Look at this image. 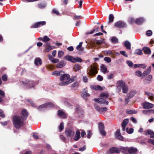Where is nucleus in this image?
<instances>
[{
	"label": "nucleus",
	"instance_id": "obj_5",
	"mask_svg": "<svg viewBox=\"0 0 154 154\" xmlns=\"http://www.w3.org/2000/svg\"><path fill=\"white\" fill-rule=\"evenodd\" d=\"M117 85L122 88V92L125 94L127 93L128 91V87L127 85L122 80H119L117 82Z\"/></svg>",
	"mask_w": 154,
	"mask_h": 154
},
{
	"label": "nucleus",
	"instance_id": "obj_14",
	"mask_svg": "<svg viewBox=\"0 0 154 154\" xmlns=\"http://www.w3.org/2000/svg\"><path fill=\"white\" fill-rule=\"evenodd\" d=\"M90 87L91 89L94 90L101 91L103 90V88L99 85H91Z\"/></svg>",
	"mask_w": 154,
	"mask_h": 154
},
{
	"label": "nucleus",
	"instance_id": "obj_26",
	"mask_svg": "<svg viewBox=\"0 0 154 154\" xmlns=\"http://www.w3.org/2000/svg\"><path fill=\"white\" fill-rule=\"evenodd\" d=\"M125 46L127 49L130 50L131 49V44L128 41H125L124 42Z\"/></svg>",
	"mask_w": 154,
	"mask_h": 154
},
{
	"label": "nucleus",
	"instance_id": "obj_58",
	"mask_svg": "<svg viewBox=\"0 0 154 154\" xmlns=\"http://www.w3.org/2000/svg\"><path fill=\"white\" fill-rule=\"evenodd\" d=\"M0 117L2 118H4L5 117V115L3 111L1 109H0Z\"/></svg>",
	"mask_w": 154,
	"mask_h": 154
},
{
	"label": "nucleus",
	"instance_id": "obj_12",
	"mask_svg": "<svg viewBox=\"0 0 154 154\" xmlns=\"http://www.w3.org/2000/svg\"><path fill=\"white\" fill-rule=\"evenodd\" d=\"M57 115L63 119H66L67 117V114L62 110L58 111Z\"/></svg>",
	"mask_w": 154,
	"mask_h": 154
},
{
	"label": "nucleus",
	"instance_id": "obj_44",
	"mask_svg": "<svg viewBox=\"0 0 154 154\" xmlns=\"http://www.w3.org/2000/svg\"><path fill=\"white\" fill-rule=\"evenodd\" d=\"M64 124L63 122H61L59 126V132L61 131L64 128Z\"/></svg>",
	"mask_w": 154,
	"mask_h": 154
},
{
	"label": "nucleus",
	"instance_id": "obj_17",
	"mask_svg": "<svg viewBox=\"0 0 154 154\" xmlns=\"http://www.w3.org/2000/svg\"><path fill=\"white\" fill-rule=\"evenodd\" d=\"M142 50L146 54L149 55L151 54V50L148 47H143Z\"/></svg>",
	"mask_w": 154,
	"mask_h": 154
},
{
	"label": "nucleus",
	"instance_id": "obj_34",
	"mask_svg": "<svg viewBox=\"0 0 154 154\" xmlns=\"http://www.w3.org/2000/svg\"><path fill=\"white\" fill-rule=\"evenodd\" d=\"M145 94L146 95H147L149 97V98L150 99L152 100L154 99V94L147 91L145 92Z\"/></svg>",
	"mask_w": 154,
	"mask_h": 154
},
{
	"label": "nucleus",
	"instance_id": "obj_39",
	"mask_svg": "<svg viewBox=\"0 0 154 154\" xmlns=\"http://www.w3.org/2000/svg\"><path fill=\"white\" fill-rule=\"evenodd\" d=\"M129 121V119H124L122 123V125H124L126 126L127 124L128 123Z\"/></svg>",
	"mask_w": 154,
	"mask_h": 154
},
{
	"label": "nucleus",
	"instance_id": "obj_42",
	"mask_svg": "<svg viewBox=\"0 0 154 154\" xmlns=\"http://www.w3.org/2000/svg\"><path fill=\"white\" fill-rule=\"evenodd\" d=\"M137 112V111L134 110H129L127 111L126 113L128 114H136Z\"/></svg>",
	"mask_w": 154,
	"mask_h": 154
},
{
	"label": "nucleus",
	"instance_id": "obj_50",
	"mask_svg": "<svg viewBox=\"0 0 154 154\" xmlns=\"http://www.w3.org/2000/svg\"><path fill=\"white\" fill-rule=\"evenodd\" d=\"M74 63L76 62H80V63H81L82 62V60L79 58V57H76V58H75V60H74Z\"/></svg>",
	"mask_w": 154,
	"mask_h": 154
},
{
	"label": "nucleus",
	"instance_id": "obj_35",
	"mask_svg": "<svg viewBox=\"0 0 154 154\" xmlns=\"http://www.w3.org/2000/svg\"><path fill=\"white\" fill-rule=\"evenodd\" d=\"M76 111L78 113L82 114L83 112V110L79 106H77L76 108Z\"/></svg>",
	"mask_w": 154,
	"mask_h": 154
},
{
	"label": "nucleus",
	"instance_id": "obj_51",
	"mask_svg": "<svg viewBox=\"0 0 154 154\" xmlns=\"http://www.w3.org/2000/svg\"><path fill=\"white\" fill-rule=\"evenodd\" d=\"M2 80L4 81H6L7 80L8 77L6 75L4 74L2 77Z\"/></svg>",
	"mask_w": 154,
	"mask_h": 154
},
{
	"label": "nucleus",
	"instance_id": "obj_22",
	"mask_svg": "<svg viewBox=\"0 0 154 154\" xmlns=\"http://www.w3.org/2000/svg\"><path fill=\"white\" fill-rule=\"evenodd\" d=\"M42 60L39 57L36 58L35 60V63L36 66H38L42 64Z\"/></svg>",
	"mask_w": 154,
	"mask_h": 154
},
{
	"label": "nucleus",
	"instance_id": "obj_6",
	"mask_svg": "<svg viewBox=\"0 0 154 154\" xmlns=\"http://www.w3.org/2000/svg\"><path fill=\"white\" fill-rule=\"evenodd\" d=\"M114 26L116 28L121 29L126 27L127 25L124 22L120 20L116 22L115 23Z\"/></svg>",
	"mask_w": 154,
	"mask_h": 154
},
{
	"label": "nucleus",
	"instance_id": "obj_27",
	"mask_svg": "<svg viewBox=\"0 0 154 154\" xmlns=\"http://www.w3.org/2000/svg\"><path fill=\"white\" fill-rule=\"evenodd\" d=\"M152 75H149L147 76L144 80V82L145 83H149V82H147V81L150 82L151 81V79H152Z\"/></svg>",
	"mask_w": 154,
	"mask_h": 154
},
{
	"label": "nucleus",
	"instance_id": "obj_21",
	"mask_svg": "<svg viewBox=\"0 0 154 154\" xmlns=\"http://www.w3.org/2000/svg\"><path fill=\"white\" fill-rule=\"evenodd\" d=\"M64 73V72L63 71H57L53 72L52 73V75H55L56 76L60 75L61 76H62V75H63Z\"/></svg>",
	"mask_w": 154,
	"mask_h": 154
},
{
	"label": "nucleus",
	"instance_id": "obj_19",
	"mask_svg": "<svg viewBox=\"0 0 154 154\" xmlns=\"http://www.w3.org/2000/svg\"><path fill=\"white\" fill-rule=\"evenodd\" d=\"M80 133L79 131H76L75 135L74 137V139L75 141H77L80 138Z\"/></svg>",
	"mask_w": 154,
	"mask_h": 154
},
{
	"label": "nucleus",
	"instance_id": "obj_11",
	"mask_svg": "<svg viewBox=\"0 0 154 154\" xmlns=\"http://www.w3.org/2000/svg\"><path fill=\"white\" fill-rule=\"evenodd\" d=\"M115 137L117 139L121 141L123 140V137L121 135L119 129H118L116 132Z\"/></svg>",
	"mask_w": 154,
	"mask_h": 154
},
{
	"label": "nucleus",
	"instance_id": "obj_62",
	"mask_svg": "<svg viewBox=\"0 0 154 154\" xmlns=\"http://www.w3.org/2000/svg\"><path fill=\"white\" fill-rule=\"evenodd\" d=\"M135 20L133 18H131L129 19V22L130 24H132L134 23Z\"/></svg>",
	"mask_w": 154,
	"mask_h": 154
},
{
	"label": "nucleus",
	"instance_id": "obj_37",
	"mask_svg": "<svg viewBox=\"0 0 154 154\" xmlns=\"http://www.w3.org/2000/svg\"><path fill=\"white\" fill-rule=\"evenodd\" d=\"M142 51V50H141L140 49H136L135 51L134 54L140 55H141L143 54Z\"/></svg>",
	"mask_w": 154,
	"mask_h": 154
},
{
	"label": "nucleus",
	"instance_id": "obj_2",
	"mask_svg": "<svg viewBox=\"0 0 154 154\" xmlns=\"http://www.w3.org/2000/svg\"><path fill=\"white\" fill-rule=\"evenodd\" d=\"M20 83L24 87L29 89L32 88H34L35 85L38 84L39 81L37 80L34 81L29 79H25L20 82Z\"/></svg>",
	"mask_w": 154,
	"mask_h": 154
},
{
	"label": "nucleus",
	"instance_id": "obj_28",
	"mask_svg": "<svg viewBox=\"0 0 154 154\" xmlns=\"http://www.w3.org/2000/svg\"><path fill=\"white\" fill-rule=\"evenodd\" d=\"M120 150L124 154H128V147H122L120 149Z\"/></svg>",
	"mask_w": 154,
	"mask_h": 154
},
{
	"label": "nucleus",
	"instance_id": "obj_3",
	"mask_svg": "<svg viewBox=\"0 0 154 154\" xmlns=\"http://www.w3.org/2000/svg\"><path fill=\"white\" fill-rule=\"evenodd\" d=\"M24 121L19 116L15 115L12 117V122L14 126L16 129H19L24 125Z\"/></svg>",
	"mask_w": 154,
	"mask_h": 154
},
{
	"label": "nucleus",
	"instance_id": "obj_53",
	"mask_svg": "<svg viewBox=\"0 0 154 154\" xmlns=\"http://www.w3.org/2000/svg\"><path fill=\"white\" fill-rule=\"evenodd\" d=\"M47 107H52L54 106V104L51 102H48L46 103Z\"/></svg>",
	"mask_w": 154,
	"mask_h": 154
},
{
	"label": "nucleus",
	"instance_id": "obj_61",
	"mask_svg": "<svg viewBox=\"0 0 154 154\" xmlns=\"http://www.w3.org/2000/svg\"><path fill=\"white\" fill-rule=\"evenodd\" d=\"M94 107L95 109L99 112H100L101 108L99 106H97L96 104H94Z\"/></svg>",
	"mask_w": 154,
	"mask_h": 154
},
{
	"label": "nucleus",
	"instance_id": "obj_45",
	"mask_svg": "<svg viewBox=\"0 0 154 154\" xmlns=\"http://www.w3.org/2000/svg\"><path fill=\"white\" fill-rule=\"evenodd\" d=\"M46 5L45 4L40 3L38 5V7L40 9H42L46 7Z\"/></svg>",
	"mask_w": 154,
	"mask_h": 154
},
{
	"label": "nucleus",
	"instance_id": "obj_40",
	"mask_svg": "<svg viewBox=\"0 0 154 154\" xmlns=\"http://www.w3.org/2000/svg\"><path fill=\"white\" fill-rule=\"evenodd\" d=\"M50 40V39L48 36L45 35L43 37L42 41L44 42H46L49 41Z\"/></svg>",
	"mask_w": 154,
	"mask_h": 154
},
{
	"label": "nucleus",
	"instance_id": "obj_36",
	"mask_svg": "<svg viewBox=\"0 0 154 154\" xmlns=\"http://www.w3.org/2000/svg\"><path fill=\"white\" fill-rule=\"evenodd\" d=\"M100 96L101 97L107 98L109 96V95L107 93L103 92L101 94Z\"/></svg>",
	"mask_w": 154,
	"mask_h": 154
},
{
	"label": "nucleus",
	"instance_id": "obj_4",
	"mask_svg": "<svg viewBox=\"0 0 154 154\" xmlns=\"http://www.w3.org/2000/svg\"><path fill=\"white\" fill-rule=\"evenodd\" d=\"M97 66V63H95L93 64V65H91L90 66L88 70L89 72L88 73L90 76L93 77L98 73Z\"/></svg>",
	"mask_w": 154,
	"mask_h": 154
},
{
	"label": "nucleus",
	"instance_id": "obj_54",
	"mask_svg": "<svg viewBox=\"0 0 154 154\" xmlns=\"http://www.w3.org/2000/svg\"><path fill=\"white\" fill-rule=\"evenodd\" d=\"M64 53L62 51H59L58 52V56L59 57H60L63 56Z\"/></svg>",
	"mask_w": 154,
	"mask_h": 154
},
{
	"label": "nucleus",
	"instance_id": "obj_33",
	"mask_svg": "<svg viewBox=\"0 0 154 154\" xmlns=\"http://www.w3.org/2000/svg\"><path fill=\"white\" fill-rule=\"evenodd\" d=\"M147 134L150 135V137H154V132L150 130H148L146 132V134Z\"/></svg>",
	"mask_w": 154,
	"mask_h": 154
},
{
	"label": "nucleus",
	"instance_id": "obj_52",
	"mask_svg": "<svg viewBox=\"0 0 154 154\" xmlns=\"http://www.w3.org/2000/svg\"><path fill=\"white\" fill-rule=\"evenodd\" d=\"M104 60L107 63H109L111 61V58L108 57H105L104 59Z\"/></svg>",
	"mask_w": 154,
	"mask_h": 154
},
{
	"label": "nucleus",
	"instance_id": "obj_41",
	"mask_svg": "<svg viewBox=\"0 0 154 154\" xmlns=\"http://www.w3.org/2000/svg\"><path fill=\"white\" fill-rule=\"evenodd\" d=\"M39 27H40V26L39 25L38 22H37L31 26V28H36Z\"/></svg>",
	"mask_w": 154,
	"mask_h": 154
},
{
	"label": "nucleus",
	"instance_id": "obj_29",
	"mask_svg": "<svg viewBox=\"0 0 154 154\" xmlns=\"http://www.w3.org/2000/svg\"><path fill=\"white\" fill-rule=\"evenodd\" d=\"M100 30V29L99 27L95 26L91 32H88L87 33L88 34H92L94 32H97L99 31Z\"/></svg>",
	"mask_w": 154,
	"mask_h": 154
},
{
	"label": "nucleus",
	"instance_id": "obj_60",
	"mask_svg": "<svg viewBox=\"0 0 154 154\" xmlns=\"http://www.w3.org/2000/svg\"><path fill=\"white\" fill-rule=\"evenodd\" d=\"M152 111V109H146L143 110V112L144 114H146L149 113L150 112Z\"/></svg>",
	"mask_w": 154,
	"mask_h": 154
},
{
	"label": "nucleus",
	"instance_id": "obj_55",
	"mask_svg": "<svg viewBox=\"0 0 154 154\" xmlns=\"http://www.w3.org/2000/svg\"><path fill=\"white\" fill-rule=\"evenodd\" d=\"M152 32L151 30H148L146 33V35L148 36H151L152 35Z\"/></svg>",
	"mask_w": 154,
	"mask_h": 154
},
{
	"label": "nucleus",
	"instance_id": "obj_18",
	"mask_svg": "<svg viewBox=\"0 0 154 154\" xmlns=\"http://www.w3.org/2000/svg\"><path fill=\"white\" fill-rule=\"evenodd\" d=\"M66 64V62L63 60H62L57 64L56 67L57 68H62Z\"/></svg>",
	"mask_w": 154,
	"mask_h": 154
},
{
	"label": "nucleus",
	"instance_id": "obj_7",
	"mask_svg": "<svg viewBox=\"0 0 154 154\" xmlns=\"http://www.w3.org/2000/svg\"><path fill=\"white\" fill-rule=\"evenodd\" d=\"M65 134L67 137H72L74 135L75 132L72 129L69 128H66Z\"/></svg>",
	"mask_w": 154,
	"mask_h": 154
},
{
	"label": "nucleus",
	"instance_id": "obj_31",
	"mask_svg": "<svg viewBox=\"0 0 154 154\" xmlns=\"http://www.w3.org/2000/svg\"><path fill=\"white\" fill-rule=\"evenodd\" d=\"M99 103L100 104H103L105 105H107L108 104V102L104 99H103L102 98H100Z\"/></svg>",
	"mask_w": 154,
	"mask_h": 154
},
{
	"label": "nucleus",
	"instance_id": "obj_8",
	"mask_svg": "<svg viewBox=\"0 0 154 154\" xmlns=\"http://www.w3.org/2000/svg\"><path fill=\"white\" fill-rule=\"evenodd\" d=\"M21 116H20L21 118L24 121L27 118L28 115V113L27 112L26 109H23L21 112Z\"/></svg>",
	"mask_w": 154,
	"mask_h": 154
},
{
	"label": "nucleus",
	"instance_id": "obj_23",
	"mask_svg": "<svg viewBox=\"0 0 154 154\" xmlns=\"http://www.w3.org/2000/svg\"><path fill=\"white\" fill-rule=\"evenodd\" d=\"M109 151L111 153H118L119 152L120 150L118 148L116 147H113L109 149Z\"/></svg>",
	"mask_w": 154,
	"mask_h": 154
},
{
	"label": "nucleus",
	"instance_id": "obj_56",
	"mask_svg": "<svg viewBox=\"0 0 154 154\" xmlns=\"http://www.w3.org/2000/svg\"><path fill=\"white\" fill-rule=\"evenodd\" d=\"M97 79L99 81H101L103 80V77L100 75H98L97 77Z\"/></svg>",
	"mask_w": 154,
	"mask_h": 154
},
{
	"label": "nucleus",
	"instance_id": "obj_46",
	"mask_svg": "<svg viewBox=\"0 0 154 154\" xmlns=\"http://www.w3.org/2000/svg\"><path fill=\"white\" fill-rule=\"evenodd\" d=\"M79 85V83L77 82H76L72 84L71 87L73 88H77Z\"/></svg>",
	"mask_w": 154,
	"mask_h": 154
},
{
	"label": "nucleus",
	"instance_id": "obj_13",
	"mask_svg": "<svg viewBox=\"0 0 154 154\" xmlns=\"http://www.w3.org/2000/svg\"><path fill=\"white\" fill-rule=\"evenodd\" d=\"M138 151V149L136 148L131 147H128V154H136Z\"/></svg>",
	"mask_w": 154,
	"mask_h": 154
},
{
	"label": "nucleus",
	"instance_id": "obj_25",
	"mask_svg": "<svg viewBox=\"0 0 154 154\" xmlns=\"http://www.w3.org/2000/svg\"><path fill=\"white\" fill-rule=\"evenodd\" d=\"M100 69L101 71L104 74L106 73V72H108L107 71V68L106 66L104 65H102L100 67Z\"/></svg>",
	"mask_w": 154,
	"mask_h": 154
},
{
	"label": "nucleus",
	"instance_id": "obj_16",
	"mask_svg": "<svg viewBox=\"0 0 154 154\" xmlns=\"http://www.w3.org/2000/svg\"><path fill=\"white\" fill-rule=\"evenodd\" d=\"M44 46L46 48L45 50V51L46 52H49L51 50L54 48V47L51 46L49 43L45 44L44 45Z\"/></svg>",
	"mask_w": 154,
	"mask_h": 154
},
{
	"label": "nucleus",
	"instance_id": "obj_43",
	"mask_svg": "<svg viewBox=\"0 0 154 154\" xmlns=\"http://www.w3.org/2000/svg\"><path fill=\"white\" fill-rule=\"evenodd\" d=\"M126 131L128 134H131L133 133L134 129L133 128H131L128 129V128H126Z\"/></svg>",
	"mask_w": 154,
	"mask_h": 154
},
{
	"label": "nucleus",
	"instance_id": "obj_15",
	"mask_svg": "<svg viewBox=\"0 0 154 154\" xmlns=\"http://www.w3.org/2000/svg\"><path fill=\"white\" fill-rule=\"evenodd\" d=\"M151 66H150L147 69L145 70L142 74L141 76V78L143 79L144 77L146 76V75H149L151 71Z\"/></svg>",
	"mask_w": 154,
	"mask_h": 154
},
{
	"label": "nucleus",
	"instance_id": "obj_57",
	"mask_svg": "<svg viewBox=\"0 0 154 154\" xmlns=\"http://www.w3.org/2000/svg\"><path fill=\"white\" fill-rule=\"evenodd\" d=\"M38 24L40 26V27L41 26H44L45 25L46 22L45 21L38 22Z\"/></svg>",
	"mask_w": 154,
	"mask_h": 154
},
{
	"label": "nucleus",
	"instance_id": "obj_64",
	"mask_svg": "<svg viewBox=\"0 0 154 154\" xmlns=\"http://www.w3.org/2000/svg\"><path fill=\"white\" fill-rule=\"evenodd\" d=\"M148 142L154 145V140L149 139L148 140Z\"/></svg>",
	"mask_w": 154,
	"mask_h": 154
},
{
	"label": "nucleus",
	"instance_id": "obj_48",
	"mask_svg": "<svg viewBox=\"0 0 154 154\" xmlns=\"http://www.w3.org/2000/svg\"><path fill=\"white\" fill-rule=\"evenodd\" d=\"M135 75L138 77H141L142 75V72L140 71H136L135 72Z\"/></svg>",
	"mask_w": 154,
	"mask_h": 154
},
{
	"label": "nucleus",
	"instance_id": "obj_63",
	"mask_svg": "<svg viewBox=\"0 0 154 154\" xmlns=\"http://www.w3.org/2000/svg\"><path fill=\"white\" fill-rule=\"evenodd\" d=\"M86 149V147L85 145H84L82 147H81L79 149V150L80 151H83L85 150Z\"/></svg>",
	"mask_w": 154,
	"mask_h": 154
},
{
	"label": "nucleus",
	"instance_id": "obj_1",
	"mask_svg": "<svg viewBox=\"0 0 154 154\" xmlns=\"http://www.w3.org/2000/svg\"><path fill=\"white\" fill-rule=\"evenodd\" d=\"M70 76L69 75L63 73L62 76H60V80L61 82L59 83V85L60 86H65L73 82L74 80V77L70 79Z\"/></svg>",
	"mask_w": 154,
	"mask_h": 154
},
{
	"label": "nucleus",
	"instance_id": "obj_20",
	"mask_svg": "<svg viewBox=\"0 0 154 154\" xmlns=\"http://www.w3.org/2000/svg\"><path fill=\"white\" fill-rule=\"evenodd\" d=\"M144 21L143 18H140L136 19L134 21V23L138 25H141L143 23Z\"/></svg>",
	"mask_w": 154,
	"mask_h": 154
},
{
	"label": "nucleus",
	"instance_id": "obj_30",
	"mask_svg": "<svg viewBox=\"0 0 154 154\" xmlns=\"http://www.w3.org/2000/svg\"><path fill=\"white\" fill-rule=\"evenodd\" d=\"M81 68V66L78 64H76L73 68V69L75 72L79 70Z\"/></svg>",
	"mask_w": 154,
	"mask_h": 154
},
{
	"label": "nucleus",
	"instance_id": "obj_38",
	"mask_svg": "<svg viewBox=\"0 0 154 154\" xmlns=\"http://www.w3.org/2000/svg\"><path fill=\"white\" fill-rule=\"evenodd\" d=\"M112 43L114 44H116L118 42V40L117 38L115 37H113L111 39Z\"/></svg>",
	"mask_w": 154,
	"mask_h": 154
},
{
	"label": "nucleus",
	"instance_id": "obj_9",
	"mask_svg": "<svg viewBox=\"0 0 154 154\" xmlns=\"http://www.w3.org/2000/svg\"><path fill=\"white\" fill-rule=\"evenodd\" d=\"M98 125L100 134L104 136H105L106 135V132L104 131V125L103 123H99Z\"/></svg>",
	"mask_w": 154,
	"mask_h": 154
},
{
	"label": "nucleus",
	"instance_id": "obj_24",
	"mask_svg": "<svg viewBox=\"0 0 154 154\" xmlns=\"http://www.w3.org/2000/svg\"><path fill=\"white\" fill-rule=\"evenodd\" d=\"M65 59L69 61H71L72 63H74V60H75V58L73 57L72 56L67 55L65 56L64 57Z\"/></svg>",
	"mask_w": 154,
	"mask_h": 154
},
{
	"label": "nucleus",
	"instance_id": "obj_10",
	"mask_svg": "<svg viewBox=\"0 0 154 154\" xmlns=\"http://www.w3.org/2000/svg\"><path fill=\"white\" fill-rule=\"evenodd\" d=\"M144 109H149L152 108L153 105L148 102H144L142 104Z\"/></svg>",
	"mask_w": 154,
	"mask_h": 154
},
{
	"label": "nucleus",
	"instance_id": "obj_49",
	"mask_svg": "<svg viewBox=\"0 0 154 154\" xmlns=\"http://www.w3.org/2000/svg\"><path fill=\"white\" fill-rule=\"evenodd\" d=\"M82 97L85 100H87L88 97L90 96L89 94H82Z\"/></svg>",
	"mask_w": 154,
	"mask_h": 154
},
{
	"label": "nucleus",
	"instance_id": "obj_32",
	"mask_svg": "<svg viewBox=\"0 0 154 154\" xmlns=\"http://www.w3.org/2000/svg\"><path fill=\"white\" fill-rule=\"evenodd\" d=\"M114 19V15L112 14H110L109 15V21H108V23L109 24L110 23L112 22Z\"/></svg>",
	"mask_w": 154,
	"mask_h": 154
},
{
	"label": "nucleus",
	"instance_id": "obj_47",
	"mask_svg": "<svg viewBox=\"0 0 154 154\" xmlns=\"http://www.w3.org/2000/svg\"><path fill=\"white\" fill-rule=\"evenodd\" d=\"M127 63L130 67H133L134 64L131 61L128 60L127 61Z\"/></svg>",
	"mask_w": 154,
	"mask_h": 154
},
{
	"label": "nucleus",
	"instance_id": "obj_59",
	"mask_svg": "<svg viewBox=\"0 0 154 154\" xmlns=\"http://www.w3.org/2000/svg\"><path fill=\"white\" fill-rule=\"evenodd\" d=\"M0 95L2 97H5V93L3 91L0 89Z\"/></svg>",
	"mask_w": 154,
	"mask_h": 154
}]
</instances>
